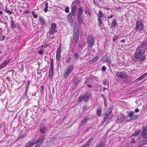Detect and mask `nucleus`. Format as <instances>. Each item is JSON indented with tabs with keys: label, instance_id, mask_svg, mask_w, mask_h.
Instances as JSON below:
<instances>
[{
	"label": "nucleus",
	"instance_id": "nucleus-20",
	"mask_svg": "<svg viewBox=\"0 0 147 147\" xmlns=\"http://www.w3.org/2000/svg\"><path fill=\"white\" fill-rule=\"evenodd\" d=\"M110 115L106 113L104 114V117L103 118L102 121L103 123H105L106 121L108 119L109 116Z\"/></svg>",
	"mask_w": 147,
	"mask_h": 147
},
{
	"label": "nucleus",
	"instance_id": "nucleus-56",
	"mask_svg": "<svg viewBox=\"0 0 147 147\" xmlns=\"http://www.w3.org/2000/svg\"><path fill=\"white\" fill-rule=\"evenodd\" d=\"M104 104L105 105H107L106 100L105 98H104Z\"/></svg>",
	"mask_w": 147,
	"mask_h": 147
},
{
	"label": "nucleus",
	"instance_id": "nucleus-31",
	"mask_svg": "<svg viewBox=\"0 0 147 147\" xmlns=\"http://www.w3.org/2000/svg\"><path fill=\"white\" fill-rule=\"evenodd\" d=\"M10 61V60H9L8 61H5L4 63L1 64V65L3 68L5 67L8 63H9Z\"/></svg>",
	"mask_w": 147,
	"mask_h": 147
},
{
	"label": "nucleus",
	"instance_id": "nucleus-24",
	"mask_svg": "<svg viewBox=\"0 0 147 147\" xmlns=\"http://www.w3.org/2000/svg\"><path fill=\"white\" fill-rule=\"evenodd\" d=\"M80 82V80L77 78H74L73 82V83L76 85H77Z\"/></svg>",
	"mask_w": 147,
	"mask_h": 147
},
{
	"label": "nucleus",
	"instance_id": "nucleus-53",
	"mask_svg": "<svg viewBox=\"0 0 147 147\" xmlns=\"http://www.w3.org/2000/svg\"><path fill=\"white\" fill-rule=\"evenodd\" d=\"M139 111V110L138 109H136L135 110V111L136 113H138Z\"/></svg>",
	"mask_w": 147,
	"mask_h": 147
},
{
	"label": "nucleus",
	"instance_id": "nucleus-1",
	"mask_svg": "<svg viewBox=\"0 0 147 147\" xmlns=\"http://www.w3.org/2000/svg\"><path fill=\"white\" fill-rule=\"evenodd\" d=\"M147 47V42L144 40L137 48L134 54V57L136 59H139L141 62H144L146 58V56L144 55L145 52Z\"/></svg>",
	"mask_w": 147,
	"mask_h": 147
},
{
	"label": "nucleus",
	"instance_id": "nucleus-60",
	"mask_svg": "<svg viewBox=\"0 0 147 147\" xmlns=\"http://www.w3.org/2000/svg\"><path fill=\"white\" fill-rule=\"evenodd\" d=\"M25 92H28V86H27L26 88V90Z\"/></svg>",
	"mask_w": 147,
	"mask_h": 147
},
{
	"label": "nucleus",
	"instance_id": "nucleus-32",
	"mask_svg": "<svg viewBox=\"0 0 147 147\" xmlns=\"http://www.w3.org/2000/svg\"><path fill=\"white\" fill-rule=\"evenodd\" d=\"M117 25L116 21L114 19L113 21L112 22V24L111 25V28H113L115 27Z\"/></svg>",
	"mask_w": 147,
	"mask_h": 147
},
{
	"label": "nucleus",
	"instance_id": "nucleus-37",
	"mask_svg": "<svg viewBox=\"0 0 147 147\" xmlns=\"http://www.w3.org/2000/svg\"><path fill=\"white\" fill-rule=\"evenodd\" d=\"M48 3H47L45 4V8L44 9V11L45 12H46L48 11Z\"/></svg>",
	"mask_w": 147,
	"mask_h": 147
},
{
	"label": "nucleus",
	"instance_id": "nucleus-11",
	"mask_svg": "<svg viewBox=\"0 0 147 147\" xmlns=\"http://www.w3.org/2000/svg\"><path fill=\"white\" fill-rule=\"evenodd\" d=\"M79 32L77 30H74V39L76 42L78 41L79 39Z\"/></svg>",
	"mask_w": 147,
	"mask_h": 147
},
{
	"label": "nucleus",
	"instance_id": "nucleus-62",
	"mask_svg": "<svg viewBox=\"0 0 147 147\" xmlns=\"http://www.w3.org/2000/svg\"><path fill=\"white\" fill-rule=\"evenodd\" d=\"M40 145H38V144H36V145L35 146V147H39Z\"/></svg>",
	"mask_w": 147,
	"mask_h": 147
},
{
	"label": "nucleus",
	"instance_id": "nucleus-14",
	"mask_svg": "<svg viewBox=\"0 0 147 147\" xmlns=\"http://www.w3.org/2000/svg\"><path fill=\"white\" fill-rule=\"evenodd\" d=\"M39 130L42 134H44L45 131L47 129V127L44 126V125L43 124H41L39 127Z\"/></svg>",
	"mask_w": 147,
	"mask_h": 147
},
{
	"label": "nucleus",
	"instance_id": "nucleus-59",
	"mask_svg": "<svg viewBox=\"0 0 147 147\" xmlns=\"http://www.w3.org/2000/svg\"><path fill=\"white\" fill-rule=\"evenodd\" d=\"M103 85H105L107 84V82L106 81H104L103 82Z\"/></svg>",
	"mask_w": 147,
	"mask_h": 147
},
{
	"label": "nucleus",
	"instance_id": "nucleus-22",
	"mask_svg": "<svg viewBox=\"0 0 147 147\" xmlns=\"http://www.w3.org/2000/svg\"><path fill=\"white\" fill-rule=\"evenodd\" d=\"M134 112H132L128 114V115L129 117L131 119H136L137 117L136 116H134Z\"/></svg>",
	"mask_w": 147,
	"mask_h": 147
},
{
	"label": "nucleus",
	"instance_id": "nucleus-39",
	"mask_svg": "<svg viewBox=\"0 0 147 147\" xmlns=\"http://www.w3.org/2000/svg\"><path fill=\"white\" fill-rule=\"evenodd\" d=\"M56 27V24L54 23H52L51 26L52 29H55Z\"/></svg>",
	"mask_w": 147,
	"mask_h": 147
},
{
	"label": "nucleus",
	"instance_id": "nucleus-18",
	"mask_svg": "<svg viewBox=\"0 0 147 147\" xmlns=\"http://www.w3.org/2000/svg\"><path fill=\"white\" fill-rule=\"evenodd\" d=\"M78 13L77 16H82L83 10L82 8L80 7L78 9Z\"/></svg>",
	"mask_w": 147,
	"mask_h": 147
},
{
	"label": "nucleus",
	"instance_id": "nucleus-13",
	"mask_svg": "<svg viewBox=\"0 0 147 147\" xmlns=\"http://www.w3.org/2000/svg\"><path fill=\"white\" fill-rule=\"evenodd\" d=\"M101 60L102 61L108 62L110 63H111V60L110 59V57L106 55H104L102 57Z\"/></svg>",
	"mask_w": 147,
	"mask_h": 147
},
{
	"label": "nucleus",
	"instance_id": "nucleus-40",
	"mask_svg": "<svg viewBox=\"0 0 147 147\" xmlns=\"http://www.w3.org/2000/svg\"><path fill=\"white\" fill-rule=\"evenodd\" d=\"M101 111L100 109H98L97 110V115L100 116L101 115Z\"/></svg>",
	"mask_w": 147,
	"mask_h": 147
},
{
	"label": "nucleus",
	"instance_id": "nucleus-45",
	"mask_svg": "<svg viewBox=\"0 0 147 147\" xmlns=\"http://www.w3.org/2000/svg\"><path fill=\"white\" fill-rule=\"evenodd\" d=\"M119 37V36L118 35L114 36L113 38V40L115 41L117 40L118 39Z\"/></svg>",
	"mask_w": 147,
	"mask_h": 147
},
{
	"label": "nucleus",
	"instance_id": "nucleus-55",
	"mask_svg": "<svg viewBox=\"0 0 147 147\" xmlns=\"http://www.w3.org/2000/svg\"><path fill=\"white\" fill-rule=\"evenodd\" d=\"M113 15H111L110 16H109L107 17V18H112V17H113Z\"/></svg>",
	"mask_w": 147,
	"mask_h": 147
},
{
	"label": "nucleus",
	"instance_id": "nucleus-57",
	"mask_svg": "<svg viewBox=\"0 0 147 147\" xmlns=\"http://www.w3.org/2000/svg\"><path fill=\"white\" fill-rule=\"evenodd\" d=\"M30 81H29V80H27V83H28V84L27 86H28L29 85V84H30Z\"/></svg>",
	"mask_w": 147,
	"mask_h": 147
},
{
	"label": "nucleus",
	"instance_id": "nucleus-26",
	"mask_svg": "<svg viewBox=\"0 0 147 147\" xmlns=\"http://www.w3.org/2000/svg\"><path fill=\"white\" fill-rule=\"evenodd\" d=\"M99 57H98L97 56H96L94 57V58H93L92 60L90 61V63H92L95 62H96L97 61Z\"/></svg>",
	"mask_w": 147,
	"mask_h": 147
},
{
	"label": "nucleus",
	"instance_id": "nucleus-49",
	"mask_svg": "<svg viewBox=\"0 0 147 147\" xmlns=\"http://www.w3.org/2000/svg\"><path fill=\"white\" fill-rule=\"evenodd\" d=\"M88 107L87 105H85L84 106L82 110H85L87 109Z\"/></svg>",
	"mask_w": 147,
	"mask_h": 147
},
{
	"label": "nucleus",
	"instance_id": "nucleus-9",
	"mask_svg": "<svg viewBox=\"0 0 147 147\" xmlns=\"http://www.w3.org/2000/svg\"><path fill=\"white\" fill-rule=\"evenodd\" d=\"M78 7L76 5H74L71 8V13L73 16L76 17L77 15Z\"/></svg>",
	"mask_w": 147,
	"mask_h": 147
},
{
	"label": "nucleus",
	"instance_id": "nucleus-5",
	"mask_svg": "<svg viewBox=\"0 0 147 147\" xmlns=\"http://www.w3.org/2000/svg\"><path fill=\"white\" fill-rule=\"evenodd\" d=\"M87 40L88 48L91 47L94 45L95 38L93 34L89 35L87 37Z\"/></svg>",
	"mask_w": 147,
	"mask_h": 147
},
{
	"label": "nucleus",
	"instance_id": "nucleus-51",
	"mask_svg": "<svg viewBox=\"0 0 147 147\" xmlns=\"http://www.w3.org/2000/svg\"><path fill=\"white\" fill-rule=\"evenodd\" d=\"M131 143H133L134 142H135V139L134 138H132L131 139Z\"/></svg>",
	"mask_w": 147,
	"mask_h": 147
},
{
	"label": "nucleus",
	"instance_id": "nucleus-12",
	"mask_svg": "<svg viewBox=\"0 0 147 147\" xmlns=\"http://www.w3.org/2000/svg\"><path fill=\"white\" fill-rule=\"evenodd\" d=\"M45 135H43L42 136L40 137L38 139H34V140L35 144L37 143H38L40 144H41L43 142L44 140Z\"/></svg>",
	"mask_w": 147,
	"mask_h": 147
},
{
	"label": "nucleus",
	"instance_id": "nucleus-50",
	"mask_svg": "<svg viewBox=\"0 0 147 147\" xmlns=\"http://www.w3.org/2000/svg\"><path fill=\"white\" fill-rule=\"evenodd\" d=\"M71 57H69L67 59V60L66 61V62L67 63H69L71 60Z\"/></svg>",
	"mask_w": 147,
	"mask_h": 147
},
{
	"label": "nucleus",
	"instance_id": "nucleus-4",
	"mask_svg": "<svg viewBox=\"0 0 147 147\" xmlns=\"http://www.w3.org/2000/svg\"><path fill=\"white\" fill-rule=\"evenodd\" d=\"M91 96V93L89 91H86L84 95H80L78 98V101L79 102H81L82 101L84 102L88 101L90 99Z\"/></svg>",
	"mask_w": 147,
	"mask_h": 147
},
{
	"label": "nucleus",
	"instance_id": "nucleus-2",
	"mask_svg": "<svg viewBox=\"0 0 147 147\" xmlns=\"http://www.w3.org/2000/svg\"><path fill=\"white\" fill-rule=\"evenodd\" d=\"M141 136L144 138L140 143V146L144 145L147 142V127L146 126H143L142 129Z\"/></svg>",
	"mask_w": 147,
	"mask_h": 147
},
{
	"label": "nucleus",
	"instance_id": "nucleus-47",
	"mask_svg": "<svg viewBox=\"0 0 147 147\" xmlns=\"http://www.w3.org/2000/svg\"><path fill=\"white\" fill-rule=\"evenodd\" d=\"M65 11L66 12L68 13L69 12V9L68 7H67L65 8Z\"/></svg>",
	"mask_w": 147,
	"mask_h": 147
},
{
	"label": "nucleus",
	"instance_id": "nucleus-3",
	"mask_svg": "<svg viewBox=\"0 0 147 147\" xmlns=\"http://www.w3.org/2000/svg\"><path fill=\"white\" fill-rule=\"evenodd\" d=\"M116 74L118 77L123 79H125L124 82L126 83H128L131 81V80H129V76L127 75L126 73L123 71H116Z\"/></svg>",
	"mask_w": 147,
	"mask_h": 147
},
{
	"label": "nucleus",
	"instance_id": "nucleus-64",
	"mask_svg": "<svg viewBox=\"0 0 147 147\" xmlns=\"http://www.w3.org/2000/svg\"><path fill=\"white\" fill-rule=\"evenodd\" d=\"M7 79H8L9 81H10V78L9 77H8Z\"/></svg>",
	"mask_w": 147,
	"mask_h": 147
},
{
	"label": "nucleus",
	"instance_id": "nucleus-16",
	"mask_svg": "<svg viewBox=\"0 0 147 147\" xmlns=\"http://www.w3.org/2000/svg\"><path fill=\"white\" fill-rule=\"evenodd\" d=\"M35 142L34 140H31L26 144L25 147H31L35 144Z\"/></svg>",
	"mask_w": 147,
	"mask_h": 147
},
{
	"label": "nucleus",
	"instance_id": "nucleus-38",
	"mask_svg": "<svg viewBox=\"0 0 147 147\" xmlns=\"http://www.w3.org/2000/svg\"><path fill=\"white\" fill-rule=\"evenodd\" d=\"M40 21L42 22V24L44 25H45L46 23L44 19L42 17H40Z\"/></svg>",
	"mask_w": 147,
	"mask_h": 147
},
{
	"label": "nucleus",
	"instance_id": "nucleus-48",
	"mask_svg": "<svg viewBox=\"0 0 147 147\" xmlns=\"http://www.w3.org/2000/svg\"><path fill=\"white\" fill-rule=\"evenodd\" d=\"M51 65L50 66H53V60L52 58L50 59Z\"/></svg>",
	"mask_w": 147,
	"mask_h": 147
},
{
	"label": "nucleus",
	"instance_id": "nucleus-36",
	"mask_svg": "<svg viewBox=\"0 0 147 147\" xmlns=\"http://www.w3.org/2000/svg\"><path fill=\"white\" fill-rule=\"evenodd\" d=\"M85 13L86 14H87L89 16L91 15V13L89 11L88 9L86 7L85 9Z\"/></svg>",
	"mask_w": 147,
	"mask_h": 147
},
{
	"label": "nucleus",
	"instance_id": "nucleus-52",
	"mask_svg": "<svg viewBox=\"0 0 147 147\" xmlns=\"http://www.w3.org/2000/svg\"><path fill=\"white\" fill-rule=\"evenodd\" d=\"M33 17L34 18H36L38 17V15L36 14H33Z\"/></svg>",
	"mask_w": 147,
	"mask_h": 147
},
{
	"label": "nucleus",
	"instance_id": "nucleus-30",
	"mask_svg": "<svg viewBox=\"0 0 147 147\" xmlns=\"http://www.w3.org/2000/svg\"><path fill=\"white\" fill-rule=\"evenodd\" d=\"M147 74V73L144 74L142 76H140L137 78V80L138 81H140L145 78V76Z\"/></svg>",
	"mask_w": 147,
	"mask_h": 147
},
{
	"label": "nucleus",
	"instance_id": "nucleus-63",
	"mask_svg": "<svg viewBox=\"0 0 147 147\" xmlns=\"http://www.w3.org/2000/svg\"><path fill=\"white\" fill-rule=\"evenodd\" d=\"M10 71L11 72V71H13V73H12V75H13V73H14V70H13V69H11Z\"/></svg>",
	"mask_w": 147,
	"mask_h": 147
},
{
	"label": "nucleus",
	"instance_id": "nucleus-46",
	"mask_svg": "<svg viewBox=\"0 0 147 147\" xmlns=\"http://www.w3.org/2000/svg\"><path fill=\"white\" fill-rule=\"evenodd\" d=\"M44 51V50L43 49H42L41 50H40L38 51V53L40 55H41L43 53V52Z\"/></svg>",
	"mask_w": 147,
	"mask_h": 147
},
{
	"label": "nucleus",
	"instance_id": "nucleus-7",
	"mask_svg": "<svg viewBox=\"0 0 147 147\" xmlns=\"http://www.w3.org/2000/svg\"><path fill=\"white\" fill-rule=\"evenodd\" d=\"M97 14L98 24V26H100L102 24V18L103 17V15L100 10H99Z\"/></svg>",
	"mask_w": 147,
	"mask_h": 147
},
{
	"label": "nucleus",
	"instance_id": "nucleus-58",
	"mask_svg": "<svg viewBox=\"0 0 147 147\" xmlns=\"http://www.w3.org/2000/svg\"><path fill=\"white\" fill-rule=\"evenodd\" d=\"M87 86L88 87H89V88H92V85L91 84H88V85H87Z\"/></svg>",
	"mask_w": 147,
	"mask_h": 147
},
{
	"label": "nucleus",
	"instance_id": "nucleus-21",
	"mask_svg": "<svg viewBox=\"0 0 147 147\" xmlns=\"http://www.w3.org/2000/svg\"><path fill=\"white\" fill-rule=\"evenodd\" d=\"M72 16V14L71 13L68 14L67 18L68 21L70 23H72L73 22Z\"/></svg>",
	"mask_w": 147,
	"mask_h": 147
},
{
	"label": "nucleus",
	"instance_id": "nucleus-8",
	"mask_svg": "<svg viewBox=\"0 0 147 147\" xmlns=\"http://www.w3.org/2000/svg\"><path fill=\"white\" fill-rule=\"evenodd\" d=\"M73 69V67L72 65L69 66L67 68L63 76L64 78H66L69 76L70 73L71 72Z\"/></svg>",
	"mask_w": 147,
	"mask_h": 147
},
{
	"label": "nucleus",
	"instance_id": "nucleus-61",
	"mask_svg": "<svg viewBox=\"0 0 147 147\" xmlns=\"http://www.w3.org/2000/svg\"><path fill=\"white\" fill-rule=\"evenodd\" d=\"M121 42H123V43H124L125 42V40H124V39H123V40H122L121 41Z\"/></svg>",
	"mask_w": 147,
	"mask_h": 147
},
{
	"label": "nucleus",
	"instance_id": "nucleus-25",
	"mask_svg": "<svg viewBox=\"0 0 147 147\" xmlns=\"http://www.w3.org/2000/svg\"><path fill=\"white\" fill-rule=\"evenodd\" d=\"M78 20L79 25H81L83 22L82 16H77Z\"/></svg>",
	"mask_w": 147,
	"mask_h": 147
},
{
	"label": "nucleus",
	"instance_id": "nucleus-17",
	"mask_svg": "<svg viewBox=\"0 0 147 147\" xmlns=\"http://www.w3.org/2000/svg\"><path fill=\"white\" fill-rule=\"evenodd\" d=\"M93 140V138H90L89 140L86 142V144L84 146L85 147H89L91 143Z\"/></svg>",
	"mask_w": 147,
	"mask_h": 147
},
{
	"label": "nucleus",
	"instance_id": "nucleus-44",
	"mask_svg": "<svg viewBox=\"0 0 147 147\" xmlns=\"http://www.w3.org/2000/svg\"><path fill=\"white\" fill-rule=\"evenodd\" d=\"M74 55L75 56V58L76 59H77L79 57V54L78 53H74Z\"/></svg>",
	"mask_w": 147,
	"mask_h": 147
},
{
	"label": "nucleus",
	"instance_id": "nucleus-29",
	"mask_svg": "<svg viewBox=\"0 0 147 147\" xmlns=\"http://www.w3.org/2000/svg\"><path fill=\"white\" fill-rule=\"evenodd\" d=\"M113 109V107H112L108 108L107 109V112L106 113L110 115V114L112 112Z\"/></svg>",
	"mask_w": 147,
	"mask_h": 147
},
{
	"label": "nucleus",
	"instance_id": "nucleus-23",
	"mask_svg": "<svg viewBox=\"0 0 147 147\" xmlns=\"http://www.w3.org/2000/svg\"><path fill=\"white\" fill-rule=\"evenodd\" d=\"M11 25L10 27L11 29H13L16 27V26L14 23V22L13 20V18H11Z\"/></svg>",
	"mask_w": 147,
	"mask_h": 147
},
{
	"label": "nucleus",
	"instance_id": "nucleus-54",
	"mask_svg": "<svg viewBox=\"0 0 147 147\" xmlns=\"http://www.w3.org/2000/svg\"><path fill=\"white\" fill-rule=\"evenodd\" d=\"M29 11H24V14H25V13H29Z\"/></svg>",
	"mask_w": 147,
	"mask_h": 147
},
{
	"label": "nucleus",
	"instance_id": "nucleus-41",
	"mask_svg": "<svg viewBox=\"0 0 147 147\" xmlns=\"http://www.w3.org/2000/svg\"><path fill=\"white\" fill-rule=\"evenodd\" d=\"M53 66H50L49 71V73H53Z\"/></svg>",
	"mask_w": 147,
	"mask_h": 147
},
{
	"label": "nucleus",
	"instance_id": "nucleus-27",
	"mask_svg": "<svg viewBox=\"0 0 147 147\" xmlns=\"http://www.w3.org/2000/svg\"><path fill=\"white\" fill-rule=\"evenodd\" d=\"M105 144L103 142H101L97 144L95 147H105Z\"/></svg>",
	"mask_w": 147,
	"mask_h": 147
},
{
	"label": "nucleus",
	"instance_id": "nucleus-28",
	"mask_svg": "<svg viewBox=\"0 0 147 147\" xmlns=\"http://www.w3.org/2000/svg\"><path fill=\"white\" fill-rule=\"evenodd\" d=\"M57 30L56 29H51L49 31V34L50 35H53L55 34Z\"/></svg>",
	"mask_w": 147,
	"mask_h": 147
},
{
	"label": "nucleus",
	"instance_id": "nucleus-34",
	"mask_svg": "<svg viewBox=\"0 0 147 147\" xmlns=\"http://www.w3.org/2000/svg\"><path fill=\"white\" fill-rule=\"evenodd\" d=\"M74 4H76V5H78L80 4V1L78 0H75L72 4V5H74Z\"/></svg>",
	"mask_w": 147,
	"mask_h": 147
},
{
	"label": "nucleus",
	"instance_id": "nucleus-42",
	"mask_svg": "<svg viewBox=\"0 0 147 147\" xmlns=\"http://www.w3.org/2000/svg\"><path fill=\"white\" fill-rule=\"evenodd\" d=\"M106 67L105 66H103L101 67V70L102 72H105Z\"/></svg>",
	"mask_w": 147,
	"mask_h": 147
},
{
	"label": "nucleus",
	"instance_id": "nucleus-10",
	"mask_svg": "<svg viewBox=\"0 0 147 147\" xmlns=\"http://www.w3.org/2000/svg\"><path fill=\"white\" fill-rule=\"evenodd\" d=\"M61 44H60L59 47L57 49L56 53V58L57 60H60L61 59Z\"/></svg>",
	"mask_w": 147,
	"mask_h": 147
},
{
	"label": "nucleus",
	"instance_id": "nucleus-43",
	"mask_svg": "<svg viewBox=\"0 0 147 147\" xmlns=\"http://www.w3.org/2000/svg\"><path fill=\"white\" fill-rule=\"evenodd\" d=\"M5 12H7V13L9 14V15H11L12 13V12L10 11L9 10H7V9H6L5 10Z\"/></svg>",
	"mask_w": 147,
	"mask_h": 147
},
{
	"label": "nucleus",
	"instance_id": "nucleus-35",
	"mask_svg": "<svg viewBox=\"0 0 147 147\" xmlns=\"http://www.w3.org/2000/svg\"><path fill=\"white\" fill-rule=\"evenodd\" d=\"M141 132L140 130H138L136 131L132 135L133 136H136L137 135L140 134Z\"/></svg>",
	"mask_w": 147,
	"mask_h": 147
},
{
	"label": "nucleus",
	"instance_id": "nucleus-6",
	"mask_svg": "<svg viewBox=\"0 0 147 147\" xmlns=\"http://www.w3.org/2000/svg\"><path fill=\"white\" fill-rule=\"evenodd\" d=\"M144 29V25L142 22L137 20L136 23V25L134 30L136 31L138 30L140 31H142Z\"/></svg>",
	"mask_w": 147,
	"mask_h": 147
},
{
	"label": "nucleus",
	"instance_id": "nucleus-19",
	"mask_svg": "<svg viewBox=\"0 0 147 147\" xmlns=\"http://www.w3.org/2000/svg\"><path fill=\"white\" fill-rule=\"evenodd\" d=\"M90 119V117L86 118L84 119L81 122V125L82 126L85 123H86Z\"/></svg>",
	"mask_w": 147,
	"mask_h": 147
},
{
	"label": "nucleus",
	"instance_id": "nucleus-15",
	"mask_svg": "<svg viewBox=\"0 0 147 147\" xmlns=\"http://www.w3.org/2000/svg\"><path fill=\"white\" fill-rule=\"evenodd\" d=\"M124 119V115L123 114H121L119 116L118 119L117 120V122L121 123L123 121Z\"/></svg>",
	"mask_w": 147,
	"mask_h": 147
},
{
	"label": "nucleus",
	"instance_id": "nucleus-33",
	"mask_svg": "<svg viewBox=\"0 0 147 147\" xmlns=\"http://www.w3.org/2000/svg\"><path fill=\"white\" fill-rule=\"evenodd\" d=\"M49 78L50 80H51L53 79V76L54 75V73H49Z\"/></svg>",
	"mask_w": 147,
	"mask_h": 147
}]
</instances>
